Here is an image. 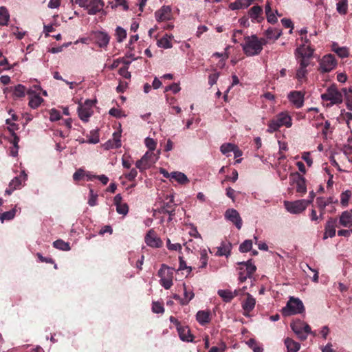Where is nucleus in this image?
Instances as JSON below:
<instances>
[{
	"label": "nucleus",
	"instance_id": "f257e3e1",
	"mask_svg": "<svg viewBox=\"0 0 352 352\" xmlns=\"http://www.w3.org/2000/svg\"><path fill=\"white\" fill-rule=\"evenodd\" d=\"M267 43L265 38H258L256 35L248 36L244 38V43L241 45L245 54L253 56L259 54L263 45Z\"/></svg>",
	"mask_w": 352,
	"mask_h": 352
},
{
	"label": "nucleus",
	"instance_id": "f03ea898",
	"mask_svg": "<svg viewBox=\"0 0 352 352\" xmlns=\"http://www.w3.org/2000/svg\"><path fill=\"white\" fill-rule=\"evenodd\" d=\"M305 311V307L302 302L298 298L290 297L284 307L281 313L283 316L287 317L292 315L302 314Z\"/></svg>",
	"mask_w": 352,
	"mask_h": 352
},
{
	"label": "nucleus",
	"instance_id": "7ed1b4c3",
	"mask_svg": "<svg viewBox=\"0 0 352 352\" xmlns=\"http://www.w3.org/2000/svg\"><path fill=\"white\" fill-rule=\"evenodd\" d=\"M292 125V118L287 112L283 111L277 114L269 124L272 131H278L281 126L290 127Z\"/></svg>",
	"mask_w": 352,
	"mask_h": 352
},
{
	"label": "nucleus",
	"instance_id": "20e7f679",
	"mask_svg": "<svg viewBox=\"0 0 352 352\" xmlns=\"http://www.w3.org/2000/svg\"><path fill=\"white\" fill-rule=\"evenodd\" d=\"M338 200L334 201L333 198L330 197L325 199L324 197H317L316 204L320 210V215L318 216L316 211L314 209L311 210L310 218L311 221H317L318 219H323V216L325 214V207L331 204L337 203Z\"/></svg>",
	"mask_w": 352,
	"mask_h": 352
},
{
	"label": "nucleus",
	"instance_id": "39448f33",
	"mask_svg": "<svg viewBox=\"0 0 352 352\" xmlns=\"http://www.w3.org/2000/svg\"><path fill=\"white\" fill-rule=\"evenodd\" d=\"M290 327L300 340H305L307 335L312 333L310 326L300 320L294 321Z\"/></svg>",
	"mask_w": 352,
	"mask_h": 352
},
{
	"label": "nucleus",
	"instance_id": "423d86ee",
	"mask_svg": "<svg viewBox=\"0 0 352 352\" xmlns=\"http://www.w3.org/2000/svg\"><path fill=\"white\" fill-rule=\"evenodd\" d=\"M321 98L322 100L330 101L331 105L340 104L343 100L342 93L335 85L328 87L326 92L321 95Z\"/></svg>",
	"mask_w": 352,
	"mask_h": 352
},
{
	"label": "nucleus",
	"instance_id": "0eeeda50",
	"mask_svg": "<svg viewBox=\"0 0 352 352\" xmlns=\"http://www.w3.org/2000/svg\"><path fill=\"white\" fill-rule=\"evenodd\" d=\"M96 100H86L83 104L79 103L78 113L80 119L84 122H87L90 116L93 114V107Z\"/></svg>",
	"mask_w": 352,
	"mask_h": 352
},
{
	"label": "nucleus",
	"instance_id": "6e6552de",
	"mask_svg": "<svg viewBox=\"0 0 352 352\" xmlns=\"http://www.w3.org/2000/svg\"><path fill=\"white\" fill-rule=\"evenodd\" d=\"M310 201L305 199L297 200L295 201H285L286 209L291 213L298 214L305 210Z\"/></svg>",
	"mask_w": 352,
	"mask_h": 352
},
{
	"label": "nucleus",
	"instance_id": "1a4fd4ad",
	"mask_svg": "<svg viewBox=\"0 0 352 352\" xmlns=\"http://www.w3.org/2000/svg\"><path fill=\"white\" fill-rule=\"evenodd\" d=\"M28 175L25 171L21 172L19 176L15 177L9 184L8 188L5 191L6 195H10L15 190L20 188L22 183L27 179Z\"/></svg>",
	"mask_w": 352,
	"mask_h": 352
},
{
	"label": "nucleus",
	"instance_id": "9d476101",
	"mask_svg": "<svg viewBox=\"0 0 352 352\" xmlns=\"http://www.w3.org/2000/svg\"><path fill=\"white\" fill-rule=\"evenodd\" d=\"M289 179L292 184L296 185V191L298 192L305 194L307 192L306 180L298 172L292 173Z\"/></svg>",
	"mask_w": 352,
	"mask_h": 352
},
{
	"label": "nucleus",
	"instance_id": "9b49d317",
	"mask_svg": "<svg viewBox=\"0 0 352 352\" xmlns=\"http://www.w3.org/2000/svg\"><path fill=\"white\" fill-rule=\"evenodd\" d=\"M313 53L314 50L309 45L302 44L296 50L295 55L297 59L309 61Z\"/></svg>",
	"mask_w": 352,
	"mask_h": 352
},
{
	"label": "nucleus",
	"instance_id": "f8f14e48",
	"mask_svg": "<svg viewBox=\"0 0 352 352\" xmlns=\"http://www.w3.org/2000/svg\"><path fill=\"white\" fill-rule=\"evenodd\" d=\"M225 218L234 224L237 229L240 230L241 228L243 221L236 210L228 209L225 212Z\"/></svg>",
	"mask_w": 352,
	"mask_h": 352
},
{
	"label": "nucleus",
	"instance_id": "ddd939ff",
	"mask_svg": "<svg viewBox=\"0 0 352 352\" xmlns=\"http://www.w3.org/2000/svg\"><path fill=\"white\" fill-rule=\"evenodd\" d=\"M336 61L332 54H328L322 58L320 63V66L322 72H329L333 69L336 66Z\"/></svg>",
	"mask_w": 352,
	"mask_h": 352
},
{
	"label": "nucleus",
	"instance_id": "4468645a",
	"mask_svg": "<svg viewBox=\"0 0 352 352\" xmlns=\"http://www.w3.org/2000/svg\"><path fill=\"white\" fill-rule=\"evenodd\" d=\"M246 299L242 302V308L244 311L243 315L246 317L250 316V313L254 309L256 299L249 293L245 294Z\"/></svg>",
	"mask_w": 352,
	"mask_h": 352
},
{
	"label": "nucleus",
	"instance_id": "2eb2a0df",
	"mask_svg": "<svg viewBox=\"0 0 352 352\" xmlns=\"http://www.w3.org/2000/svg\"><path fill=\"white\" fill-rule=\"evenodd\" d=\"M146 243L152 248H160L163 243L162 241L156 236L155 232L151 229L145 236Z\"/></svg>",
	"mask_w": 352,
	"mask_h": 352
},
{
	"label": "nucleus",
	"instance_id": "dca6fc26",
	"mask_svg": "<svg viewBox=\"0 0 352 352\" xmlns=\"http://www.w3.org/2000/svg\"><path fill=\"white\" fill-rule=\"evenodd\" d=\"M121 133H113V138L109 139L104 144H102V147L105 150H110L113 148H118L121 147Z\"/></svg>",
	"mask_w": 352,
	"mask_h": 352
},
{
	"label": "nucleus",
	"instance_id": "f3484780",
	"mask_svg": "<svg viewBox=\"0 0 352 352\" xmlns=\"http://www.w3.org/2000/svg\"><path fill=\"white\" fill-rule=\"evenodd\" d=\"M336 219L330 217L328 219L324 226L323 239H327L328 237L332 238L336 235Z\"/></svg>",
	"mask_w": 352,
	"mask_h": 352
},
{
	"label": "nucleus",
	"instance_id": "a211bd4d",
	"mask_svg": "<svg viewBox=\"0 0 352 352\" xmlns=\"http://www.w3.org/2000/svg\"><path fill=\"white\" fill-rule=\"evenodd\" d=\"M4 138L7 139L11 144H12V146L10 147V154L12 157H16L18 155V151H19V138L16 135V133H8V135L7 137H4Z\"/></svg>",
	"mask_w": 352,
	"mask_h": 352
},
{
	"label": "nucleus",
	"instance_id": "6ab92c4d",
	"mask_svg": "<svg viewBox=\"0 0 352 352\" xmlns=\"http://www.w3.org/2000/svg\"><path fill=\"white\" fill-rule=\"evenodd\" d=\"M289 101L297 108L303 105L304 94L302 91H294L288 95Z\"/></svg>",
	"mask_w": 352,
	"mask_h": 352
},
{
	"label": "nucleus",
	"instance_id": "aec40b11",
	"mask_svg": "<svg viewBox=\"0 0 352 352\" xmlns=\"http://www.w3.org/2000/svg\"><path fill=\"white\" fill-rule=\"evenodd\" d=\"M87 9L89 14H95L100 12L104 7V3L102 0H89Z\"/></svg>",
	"mask_w": 352,
	"mask_h": 352
},
{
	"label": "nucleus",
	"instance_id": "412c9836",
	"mask_svg": "<svg viewBox=\"0 0 352 352\" xmlns=\"http://www.w3.org/2000/svg\"><path fill=\"white\" fill-rule=\"evenodd\" d=\"M167 201L164 202L162 206V212L168 214L169 216H174L175 208L177 207V204L174 202V199L173 197H167Z\"/></svg>",
	"mask_w": 352,
	"mask_h": 352
},
{
	"label": "nucleus",
	"instance_id": "4be33fe9",
	"mask_svg": "<svg viewBox=\"0 0 352 352\" xmlns=\"http://www.w3.org/2000/svg\"><path fill=\"white\" fill-rule=\"evenodd\" d=\"M95 41L100 47H106L109 42V36L103 32H96L94 34Z\"/></svg>",
	"mask_w": 352,
	"mask_h": 352
},
{
	"label": "nucleus",
	"instance_id": "5701e85b",
	"mask_svg": "<svg viewBox=\"0 0 352 352\" xmlns=\"http://www.w3.org/2000/svg\"><path fill=\"white\" fill-rule=\"evenodd\" d=\"M339 223L346 228H352V210L344 211L340 217Z\"/></svg>",
	"mask_w": 352,
	"mask_h": 352
},
{
	"label": "nucleus",
	"instance_id": "b1692460",
	"mask_svg": "<svg viewBox=\"0 0 352 352\" xmlns=\"http://www.w3.org/2000/svg\"><path fill=\"white\" fill-rule=\"evenodd\" d=\"M170 8L167 6H163L155 12V18L157 21H164L168 20L170 17Z\"/></svg>",
	"mask_w": 352,
	"mask_h": 352
},
{
	"label": "nucleus",
	"instance_id": "393cba45",
	"mask_svg": "<svg viewBox=\"0 0 352 352\" xmlns=\"http://www.w3.org/2000/svg\"><path fill=\"white\" fill-rule=\"evenodd\" d=\"M210 311H199L196 314V319L201 325H205L210 322Z\"/></svg>",
	"mask_w": 352,
	"mask_h": 352
},
{
	"label": "nucleus",
	"instance_id": "a878e982",
	"mask_svg": "<svg viewBox=\"0 0 352 352\" xmlns=\"http://www.w3.org/2000/svg\"><path fill=\"white\" fill-rule=\"evenodd\" d=\"M180 339L185 342H193L194 336L187 327L180 326L177 329Z\"/></svg>",
	"mask_w": 352,
	"mask_h": 352
},
{
	"label": "nucleus",
	"instance_id": "bb28decb",
	"mask_svg": "<svg viewBox=\"0 0 352 352\" xmlns=\"http://www.w3.org/2000/svg\"><path fill=\"white\" fill-rule=\"evenodd\" d=\"M232 244L230 242L222 241L220 247L218 248L216 255L219 256H226L228 257L230 254Z\"/></svg>",
	"mask_w": 352,
	"mask_h": 352
},
{
	"label": "nucleus",
	"instance_id": "cd10ccee",
	"mask_svg": "<svg viewBox=\"0 0 352 352\" xmlns=\"http://www.w3.org/2000/svg\"><path fill=\"white\" fill-rule=\"evenodd\" d=\"M160 278L173 279V269L169 267L165 264L161 265V268L157 273Z\"/></svg>",
	"mask_w": 352,
	"mask_h": 352
},
{
	"label": "nucleus",
	"instance_id": "c85d7f7f",
	"mask_svg": "<svg viewBox=\"0 0 352 352\" xmlns=\"http://www.w3.org/2000/svg\"><path fill=\"white\" fill-rule=\"evenodd\" d=\"M241 267H243L246 272V276H249V278H251L253 274L256 270V267L252 264V259L248 261L240 262L238 263Z\"/></svg>",
	"mask_w": 352,
	"mask_h": 352
},
{
	"label": "nucleus",
	"instance_id": "c756f323",
	"mask_svg": "<svg viewBox=\"0 0 352 352\" xmlns=\"http://www.w3.org/2000/svg\"><path fill=\"white\" fill-rule=\"evenodd\" d=\"M265 34L266 36L265 39L267 41V42L269 41H276L282 34V31L278 28H270L265 31Z\"/></svg>",
	"mask_w": 352,
	"mask_h": 352
},
{
	"label": "nucleus",
	"instance_id": "7c9ffc66",
	"mask_svg": "<svg viewBox=\"0 0 352 352\" xmlns=\"http://www.w3.org/2000/svg\"><path fill=\"white\" fill-rule=\"evenodd\" d=\"M300 67L296 72V78L301 80L304 78L307 74L306 67L309 65V61L305 60H299Z\"/></svg>",
	"mask_w": 352,
	"mask_h": 352
},
{
	"label": "nucleus",
	"instance_id": "2f4dec72",
	"mask_svg": "<svg viewBox=\"0 0 352 352\" xmlns=\"http://www.w3.org/2000/svg\"><path fill=\"white\" fill-rule=\"evenodd\" d=\"M285 344L287 347V352H298L300 348V344L298 342H295L289 338L285 340Z\"/></svg>",
	"mask_w": 352,
	"mask_h": 352
},
{
	"label": "nucleus",
	"instance_id": "473e14b6",
	"mask_svg": "<svg viewBox=\"0 0 352 352\" xmlns=\"http://www.w3.org/2000/svg\"><path fill=\"white\" fill-rule=\"evenodd\" d=\"M173 36L166 34L162 38L157 41V45L160 47L164 49H169L172 47L171 40L173 38Z\"/></svg>",
	"mask_w": 352,
	"mask_h": 352
},
{
	"label": "nucleus",
	"instance_id": "72a5a7b5",
	"mask_svg": "<svg viewBox=\"0 0 352 352\" xmlns=\"http://www.w3.org/2000/svg\"><path fill=\"white\" fill-rule=\"evenodd\" d=\"M170 179H174L180 184H185L189 182L186 175L181 172H172Z\"/></svg>",
	"mask_w": 352,
	"mask_h": 352
},
{
	"label": "nucleus",
	"instance_id": "f704fd0d",
	"mask_svg": "<svg viewBox=\"0 0 352 352\" xmlns=\"http://www.w3.org/2000/svg\"><path fill=\"white\" fill-rule=\"evenodd\" d=\"M262 8L259 6H254L251 8L249 10V15L252 19L256 20L258 22L260 21L259 18L262 14Z\"/></svg>",
	"mask_w": 352,
	"mask_h": 352
},
{
	"label": "nucleus",
	"instance_id": "c9c22d12",
	"mask_svg": "<svg viewBox=\"0 0 352 352\" xmlns=\"http://www.w3.org/2000/svg\"><path fill=\"white\" fill-rule=\"evenodd\" d=\"M217 293L222 298L223 300L226 302H230L234 298V294H233L232 292L228 289H219Z\"/></svg>",
	"mask_w": 352,
	"mask_h": 352
},
{
	"label": "nucleus",
	"instance_id": "e433bc0d",
	"mask_svg": "<svg viewBox=\"0 0 352 352\" xmlns=\"http://www.w3.org/2000/svg\"><path fill=\"white\" fill-rule=\"evenodd\" d=\"M10 19V14L8 10L3 7H0V25H6Z\"/></svg>",
	"mask_w": 352,
	"mask_h": 352
},
{
	"label": "nucleus",
	"instance_id": "4c0bfd02",
	"mask_svg": "<svg viewBox=\"0 0 352 352\" xmlns=\"http://www.w3.org/2000/svg\"><path fill=\"white\" fill-rule=\"evenodd\" d=\"M53 246L58 250L63 251L70 250L71 248L69 243L65 242L63 240L58 239L53 243Z\"/></svg>",
	"mask_w": 352,
	"mask_h": 352
},
{
	"label": "nucleus",
	"instance_id": "58836bf2",
	"mask_svg": "<svg viewBox=\"0 0 352 352\" xmlns=\"http://www.w3.org/2000/svg\"><path fill=\"white\" fill-rule=\"evenodd\" d=\"M248 346L252 349L254 352H263V349L260 344L254 338H250L247 342Z\"/></svg>",
	"mask_w": 352,
	"mask_h": 352
},
{
	"label": "nucleus",
	"instance_id": "ea45409f",
	"mask_svg": "<svg viewBox=\"0 0 352 352\" xmlns=\"http://www.w3.org/2000/svg\"><path fill=\"white\" fill-rule=\"evenodd\" d=\"M16 210L13 208L9 211L0 213V220L3 222L5 220L10 221L14 219L16 214Z\"/></svg>",
	"mask_w": 352,
	"mask_h": 352
},
{
	"label": "nucleus",
	"instance_id": "a19ab883",
	"mask_svg": "<svg viewBox=\"0 0 352 352\" xmlns=\"http://www.w3.org/2000/svg\"><path fill=\"white\" fill-rule=\"evenodd\" d=\"M352 192L351 190H347L342 192L340 195V203L342 206L346 207L349 204V201L351 197Z\"/></svg>",
	"mask_w": 352,
	"mask_h": 352
},
{
	"label": "nucleus",
	"instance_id": "79ce46f5",
	"mask_svg": "<svg viewBox=\"0 0 352 352\" xmlns=\"http://www.w3.org/2000/svg\"><path fill=\"white\" fill-rule=\"evenodd\" d=\"M189 294V298H182L177 294H174L173 298L177 300L181 305H187L195 296V294L193 293V292H190Z\"/></svg>",
	"mask_w": 352,
	"mask_h": 352
},
{
	"label": "nucleus",
	"instance_id": "37998d69",
	"mask_svg": "<svg viewBox=\"0 0 352 352\" xmlns=\"http://www.w3.org/2000/svg\"><path fill=\"white\" fill-rule=\"evenodd\" d=\"M43 101V99L41 96L38 95H34L30 98L29 101V105L32 108L36 109L42 103Z\"/></svg>",
	"mask_w": 352,
	"mask_h": 352
},
{
	"label": "nucleus",
	"instance_id": "c03bdc74",
	"mask_svg": "<svg viewBox=\"0 0 352 352\" xmlns=\"http://www.w3.org/2000/svg\"><path fill=\"white\" fill-rule=\"evenodd\" d=\"M336 9L340 14H346L347 11V1L340 0L336 5Z\"/></svg>",
	"mask_w": 352,
	"mask_h": 352
},
{
	"label": "nucleus",
	"instance_id": "a18cd8bd",
	"mask_svg": "<svg viewBox=\"0 0 352 352\" xmlns=\"http://www.w3.org/2000/svg\"><path fill=\"white\" fill-rule=\"evenodd\" d=\"M252 247V240H245L239 246V251L241 252H248L251 250Z\"/></svg>",
	"mask_w": 352,
	"mask_h": 352
},
{
	"label": "nucleus",
	"instance_id": "49530a36",
	"mask_svg": "<svg viewBox=\"0 0 352 352\" xmlns=\"http://www.w3.org/2000/svg\"><path fill=\"white\" fill-rule=\"evenodd\" d=\"M99 133H90V135L87 136V140H79L80 142L84 143L87 142L89 144H96L99 142Z\"/></svg>",
	"mask_w": 352,
	"mask_h": 352
},
{
	"label": "nucleus",
	"instance_id": "de8ad7c7",
	"mask_svg": "<svg viewBox=\"0 0 352 352\" xmlns=\"http://www.w3.org/2000/svg\"><path fill=\"white\" fill-rule=\"evenodd\" d=\"M235 144L231 143H225L221 146L220 151L224 155H228L230 152L233 151Z\"/></svg>",
	"mask_w": 352,
	"mask_h": 352
},
{
	"label": "nucleus",
	"instance_id": "09e8293b",
	"mask_svg": "<svg viewBox=\"0 0 352 352\" xmlns=\"http://www.w3.org/2000/svg\"><path fill=\"white\" fill-rule=\"evenodd\" d=\"M248 6V5L245 4L243 0H236L234 2L230 3L229 8L232 10H235L243 8H247Z\"/></svg>",
	"mask_w": 352,
	"mask_h": 352
},
{
	"label": "nucleus",
	"instance_id": "8fccbe9b",
	"mask_svg": "<svg viewBox=\"0 0 352 352\" xmlns=\"http://www.w3.org/2000/svg\"><path fill=\"white\" fill-rule=\"evenodd\" d=\"M116 39L117 41L120 43L123 41V40L126 37V32L124 29L121 27H118L116 28Z\"/></svg>",
	"mask_w": 352,
	"mask_h": 352
},
{
	"label": "nucleus",
	"instance_id": "3c124183",
	"mask_svg": "<svg viewBox=\"0 0 352 352\" xmlns=\"http://www.w3.org/2000/svg\"><path fill=\"white\" fill-rule=\"evenodd\" d=\"M25 88L22 85H18L14 87L13 94L15 97L21 98L25 96Z\"/></svg>",
	"mask_w": 352,
	"mask_h": 352
},
{
	"label": "nucleus",
	"instance_id": "603ef678",
	"mask_svg": "<svg viewBox=\"0 0 352 352\" xmlns=\"http://www.w3.org/2000/svg\"><path fill=\"white\" fill-rule=\"evenodd\" d=\"M152 311L156 314H163L164 312L163 304L160 302H153L152 304Z\"/></svg>",
	"mask_w": 352,
	"mask_h": 352
},
{
	"label": "nucleus",
	"instance_id": "864d4df0",
	"mask_svg": "<svg viewBox=\"0 0 352 352\" xmlns=\"http://www.w3.org/2000/svg\"><path fill=\"white\" fill-rule=\"evenodd\" d=\"M146 146L151 151H153L156 148L157 142L155 140L150 138H146L144 140Z\"/></svg>",
	"mask_w": 352,
	"mask_h": 352
},
{
	"label": "nucleus",
	"instance_id": "5fc2aeb1",
	"mask_svg": "<svg viewBox=\"0 0 352 352\" xmlns=\"http://www.w3.org/2000/svg\"><path fill=\"white\" fill-rule=\"evenodd\" d=\"M208 254L206 250H203L201 251V257H200V262L201 265L199 268H205L207 266L208 264Z\"/></svg>",
	"mask_w": 352,
	"mask_h": 352
},
{
	"label": "nucleus",
	"instance_id": "6e6d98bb",
	"mask_svg": "<svg viewBox=\"0 0 352 352\" xmlns=\"http://www.w3.org/2000/svg\"><path fill=\"white\" fill-rule=\"evenodd\" d=\"M135 166L136 168H138L140 171L142 172L149 167V164L144 161V159L141 158L136 162Z\"/></svg>",
	"mask_w": 352,
	"mask_h": 352
},
{
	"label": "nucleus",
	"instance_id": "4d7b16f0",
	"mask_svg": "<svg viewBox=\"0 0 352 352\" xmlns=\"http://www.w3.org/2000/svg\"><path fill=\"white\" fill-rule=\"evenodd\" d=\"M116 206V211L118 214L126 215L129 212V206L126 203H123Z\"/></svg>",
	"mask_w": 352,
	"mask_h": 352
},
{
	"label": "nucleus",
	"instance_id": "13d9d810",
	"mask_svg": "<svg viewBox=\"0 0 352 352\" xmlns=\"http://www.w3.org/2000/svg\"><path fill=\"white\" fill-rule=\"evenodd\" d=\"M98 195L94 192L93 189L89 190V199L88 200V204L90 206H94L97 204Z\"/></svg>",
	"mask_w": 352,
	"mask_h": 352
},
{
	"label": "nucleus",
	"instance_id": "bf43d9fd",
	"mask_svg": "<svg viewBox=\"0 0 352 352\" xmlns=\"http://www.w3.org/2000/svg\"><path fill=\"white\" fill-rule=\"evenodd\" d=\"M109 113L115 118H121L126 116V115L121 109L117 108L111 109L109 111Z\"/></svg>",
	"mask_w": 352,
	"mask_h": 352
},
{
	"label": "nucleus",
	"instance_id": "052dcab7",
	"mask_svg": "<svg viewBox=\"0 0 352 352\" xmlns=\"http://www.w3.org/2000/svg\"><path fill=\"white\" fill-rule=\"evenodd\" d=\"M85 176V171L82 168H79L74 173L73 179L75 182H79L82 180Z\"/></svg>",
	"mask_w": 352,
	"mask_h": 352
},
{
	"label": "nucleus",
	"instance_id": "680f3d73",
	"mask_svg": "<svg viewBox=\"0 0 352 352\" xmlns=\"http://www.w3.org/2000/svg\"><path fill=\"white\" fill-rule=\"evenodd\" d=\"M181 88L177 83H173L172 85L165 87L164 91H172L174 94H177L180 91Z\"/></svg>",
	"mask_w": 352,
	"mask_h": 352
},
{
	"label": "nucleus",
	"instance_id": "e2e57ef3",
	"mask_svg": "<svg viewBox=\"0 0 352 352\" xmlns=\"http://www.w3.org/2000/svg\"><path fill=\"white\" fill-rule=\"evenodd\" d=\"M50 119L51 121H56L60 118V112L54 109L50 110Z\"/></svg>",
	"mask_w": 352,
	"mask_h": 352
},
{
	"label": "nucleus",
	"instance_id": "0e129e2a",
	"mask_svg": "<svg viewBox=\"0 0 352 352\" xmlns=\"http://www.w3.org/2000/svg\"><path fill=\"white\" fill-rule=\"evenodd\" d=\"M219 72H214L212 74H211L209 77H208V83L210 86H212L214 85V84H216L218 78H219Z\"/></svg>",
	"mask_w": 352,
	"mask_h": 352
},
{
	"label": "nucleus",
	"instance_id": "69168bd1",
	"mask_svg": "<svg viewBox=\"0 0 352 352\" xmlns=\"http://www.w3.org/2000/svg\"><path fill=\"white\" fill-rule=\"evenodd\" d=\"M137 175H138L137 168H133L129 173L124 175V177L129 181H133L137 177Z\"/></svg>",
	"mask_w": 352,
	"mask_h": 352
},
{
	"label": "nucleus",
	"instance_id": "338daca9",
	"mask_svg": "<svg viewBox=\"0 0 352 352\" xmlns=\"http://www.w3.org/2000/svg\"><path fill=\"white\" fill-rule=\"evenodd\" d=\"M249 278V276H246L245 270L243 267H239V280L241 283H244L247 278Z\"/></svg>",
	"mask_w": 352,
	"mask_h": 352
},
{
	"label": "nucleus",
	"instance_id": "774afa93",
	"mask_svg": "<svg viewBox=\"0 0 352 352\" xmlns=\"http://www.w3.org/2000/svg\"><path fill=\"white\" fill-rule=\"evenodd\" d=\"M160 284L163 286L166 289H170L173 285V279L168 278H161Z\"/></svg>",
	"mask_w": 352,
	"mask_h": 352
}]
</instances>
